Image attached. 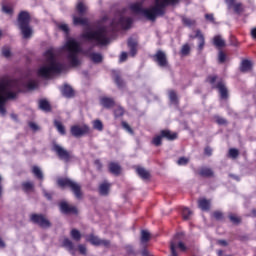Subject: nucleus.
Returning <instances> with one entry per match:
<instances>
[{"label":"nucleus","instance_id":"obj_25","mask_svg":"<svg viewBox=\"0 0 256 256\" xmlns=\"http://www.w3.org/2000/svg\"><path fill=\"white\" fill-rule=\"evenodd\" d=\"M252 67H253V63L250 60H242L240 65V71L242 73H247L251 71Z\"/></svg>","mask_w":256,"mask_h":256},{"label":"nucleus","instance_id":"obj_17","mask_svg":"<svg viewBox=\"0 0 256 256\" xmlns=\"http://www.w3.org/2000/svg\"><path fill=\"white\" fill-rule=\"evenodd\" d=\"M110 189H111V183H109L107 180H105L104 182H102L99 185V193H100V195H103V196L109 195Z\"/></svg>","mask_w":256,"mask_h":256},{"label":"nucleus","instance_id":"obj_9","mask_svg":"<svg viewBox=\"0 0 256 256\" xmlns=\"http://www.w3.org/2000/svg\"><path fill=\"white\" fill-rule=\"evenodd\" d=\"M52 151L56 153L61 161H65V163H69V161H71V152L67 151V149H65L63 146L54 143L52 146Z\"/></svg>","mask_w":256,"mask_h":256},{"label":"nucleus","instance_id":"obj_61","mask_svg":"<svg viewBox=\"0 0 256 256\" xmlns=\"http://www.w3.org/2000/svg\"><path fill=\"white\" fill-rule=\"evenodd\" d=\"M204 153L208 157H211V155H213V149H211V147H206L205 150H204Z\"/></svg>","mask_w":256,"mask_h":256},{"label":"nucleus","instance_id":"obj_26","mask_svg":"<svg viewBox=\"0 0 256 256\" xmlns=\"http://www.w3.org/2000/svg\"><path fill=\"white\" fill-rule=\"evenodd\" d=\"M63 247H66V249L71 253V255H75V245L73 244V241L66 238L63 240Z\"/></svg>","mask_w":256,"mask_h":256},{"label":"nucleus","instance_id":"obj_3","mask_svg":"<svg viewBox=\"0 0 256 256\" xmlns=\"http://www.w3.org/2000/svg\"><path fill=\"white\" fill-rule=\"evenodd\" d=\"M63 69H65V65L57 60L55 52H53L52 49H49L44 53V63L38 69V75L44 79H49V77H53V75L61 73Z\"/></svg>","mask_w":256,"mask_h":256},{"label":"nucleus","instance_id":"obj_45","mask_svg":"<svg viewBox=\"0 0 256 256\" xmlns=\"http://www.w3.org/2000/svg\"><path fill=\"white\" fill-rule=\"evenodd\" d=\"M169 99L171 103H177V93L173 90L169 91Z\"/></svg>","mask_w":256,"mask_h":256},{"label":"nucleus","instance_id":"obj_7","mask_svg":"<svg viewBox=\"0 0 256 256\" xmlns=\"http://www.w3.org/2000/svg\"><path fill=\"white\" fill-rule=\"evenodd\" d=\"M58 185L60 187H69V189H71L76 199L83 198V192H81V185L73 181L72 179H69V178L58 179Z\"/></svg>","mask_w":256,"mask_h":256},{"label":"nucleus","instance_id":"obj_38","mask_svg":"<svg viewBox=\"0 0 256 256\" xmlns=\"http://www.w3.org/2000/svg\"><path fill=\"white\" fill-rule=\"evenodd\" d=\"M33 183L32 182H24L22 184V189L26 192L33 191Z\"/></svg>","mask_w":256,"mask_h":256},{"label":"nucleus","instance_id":"obj_11","mask_svg":"<svg viewBox=\"0 0 256 256\" xmlns=\"http://www.w3.org/2000/svg\"><path fill=\"white\" fill-rule=\"evenodd\" d=\"M71 134L73 137H83V135H87L89 133V126L83 125H75L71 127Z\"/></svg>","mask_w":256,"mask_h":256},{"label":"nucleus","instance_id":"obj_28","mask_svg":"<svg viewBox=\"0 0 256 256\" xmlns=\"http://www.w3.org/2000/svg\"><path fill=\"white\" fill-rule=\"evenodd\" d=\"M200 177H213V170L211 168L202 167L198 170Z\"/></svg>","mask_w":256,"mask_h":256},{"label":"nucleus","instance_id":"obj_32","mask_svg":"<svg viewBox=\"0 0 256 256\" xmlns=\"http://www.w3.org/2000/svg\"><path fill=\"white\" fill-rule=\"evenodd\" d=\"M39 109H41L42 111H46V113H48V111H51V105L47 100H40Z\"/></svg>","mask_w":256,"mask_h":256},{"label":"nucleus","instance_id":"obj_49","mask_svg":"<svg viewBox=\"0 0 256 256\" xmlns=\"http://www.w3.org/2000/svg\"><path fill=\"white\" fill-rule=\"evenodd\" d=\"M215 121L218 125H227V120L221 116H216Z\"/></svg>","mask_w":256,"mask_h":256},{"label":"nucleus","instance_id":"obj_8","mask_svg":"<svg viewBox=\"0 0 256 256\" xmlns=\"http://www.w3.org/2000/svg\"><path fill=\"white\" fill-rule=\"evenodd\" d=\"M183 233L179 232L174 236V239L170 242V251L171 255L170 256H179L177 253V249L182 251V253H185L187 251V246L185 243H183Z\"/></svg>","mask_w":256,"mask_h":256},{"label":"nucleus","instance_id":"obj_41","mask_svg":"<svg viewBox=\"0 0 256 256\" xmlns=\"http://www.w3.org/2000/svg\"><path fill=\"white\" fill-rule=\"evenodd\" d=\"M182 23L187 27H191L192 25H195V20H191L190 18L183 17Z\"/></svg>","mask_w":256,"mask_h":256},{"label":"nucleus","instance_id":"obj_58","mask_svg":"<svg viewBox=\"0 0 256 256\" xmlns=\"http://www.w3.org/2000/svg\"><path fill=\"white\" fill-rule=\"evenodd\" d=\"M126 252L128 253V255H135V250L131 245L126 246Z\"/></svg>","mask_w":256,"mask_h":256},{"label":"nucleus","instance_id":"obj_63","mask_svg":"<svg viewBox=\"0 0 256 256\" xmlns=\"http://www.w3.org/2000/svg\"><path fill=\"white\" fill-rule=\"evenodd\" d=\"M127 61V52H122L120 55V63Z\"/></svg>","mask_w":256,"mask_h":256},{"label":"nucleus","instance_id":"obj_4","mask_svg":"<svg viewBox=\"0 0 256 256\" xmlns=\"http://www.w3.org/2000/svg\"><path fill=\"white\" fill-rule=\"evenodd\" d=\"M21 90L19 86V81L17 80H2L0 82V115L5 117L7 110L5 109V104L9 99H15L17 93Z\"/></svg>","mask_w":256,"mask_h":256},{"label":"nucleus","instance_id":"obj_31","mask_svg":"<svg viewBox=\"0 0 256 256\" xmlns=\"http://www.w3.org/2000/svg\"><path fill=\"white\" fill-rule=\"evenodd\" d=\"M136 173L139 175V177H141V179H149V177H151V175L149 174V171H147L143 167H138L136 169Z\"/></svg>","mask_w":256,"mask_h":256},{"label":"nucleus","instance_id":"obj_5","mask_svg":"<svg viewBox=\"0 0 256 256\" xmlns=\"http://www.w3.org/2000/svg\"><path fill=\"white\" fill-rule=\"evenodd\" d=\"M64 52L72 67H79V65H81L79 53H83V48H81L79 42L73 38L68 39L64 45Z\"/></svg>","mask_w":256,"mask_h":256},{"label":"nucleus","instance_id":"obj_2","mask_svg":"<svg viewBox=\"0 0 256 256\" xmlns=\"http://www.w3.org/2000/svg\"><path fill=\"white\" fill-rule=\"evenodd\" d=\"M179 0H155V5L150 9H143V2H136L130 6L133 13H142L148 21H155L157 17L165 15V7L175 5Z\"/></svg>","mask_w":256,"mask_h":256},{"label":"nucleus","instance_id":"obj_35","mask_svg":"<svg viewBox=\"0 0 256 256\" xmlns=\"http://www.w3.org/2000/svg\"><path fill=\"white\" fill-rule=\"evenodd\" d=\"M32 173L37 177V179L43 180V171H41V168L39 166H34L32 168Z\"/></svg>","mask_w":256,"mask_h":256},{"label":"nucleus","instance_id":"obj_56","mask_svg":"<svg viewBox=\"0 0 256 256\" xmlns=\"http://www.w3.org/2000/svg\"><path fill=\"white\" fill-rule=\"evenodd\" d=\"M2 55L4 57H11V50L8 47L2 49Z\"/></svg>","mask_w":256,"mask_h":256},{"label":"nucleus","instance_id":"obj_20","mask_svg":"<svg viewBox=\"0 0 256 256\" xmlns=\"http://www.w3.org/2000/svg\"><path fill=\"white\" fill-rule=\"evenodd\" d=\"M85 55H88L93 61V63H102L103 62V55L101 53H89V51L84 52Z\"/></svg>","mask_w":256,"mask_h":256},{"label":"nucleus","instance_id":"obj_51","mask_svg":"<svg viewBox=\"0 0 256 256\" xmlns=\"http://www.w3.org/2000/svg\"><path fill=\"white\" fill-rule=\"evenodd\" d=\"M58 28L63 31L64 33L68 34L69 33V25L62 23L58 24Z\"/></svg>","mask_w":256,"mask_h":256},{"label":"nucleus","instance_id":"obj_52","mask_svg":"<svg viewBox=\"0 0 256 256\" xmlns=\"http://www.w3.org/2000/svg\"><path fill=\"white\" fill-rule=\"evenodd\" d=\"M80 255H87V247L83 244L78 245Z\"/></svg>","mask_w":256,"mask_h":256},{"label":"nucleus","instance_id":"obj_34","mask_svg":"<svg viewBox=\"0 0 256 256\" xmlns=\"http://www.w3.org/2000/svg\"><path fill=\"white\" fill-rule=\"evenodd\" d=\"M54 127H56V129L60 133V135H65V126H63V123H61L58 120H55Z\"/></svg>","mask_w":256,"mask_h":256},{"label":"nucleus","instance_id":"obj_24","mask_svg":"<svg viewBox=\"0 0 256 256\" xmlns=\"http://www.w3.org/2000/svg\"><path fill=\"white\" fill-rule=\"evenodd\" d=\"M160 135L162 139H167L168 141H175L177 139V133H171L169 130H162Z\"/></svg>","mask_w":256,"mask_h":256},{"label":"nucleus","instance_id":"obj_27","mask_svg":"<svg viewBox=\"0 0 256 256\" xmlns=\"http://www.w3.org/2000/svg\"><path fill=\"white\" fill-rule=\"evenodd\" d=\"M73 24L74 25H83L84 27L89 28V20H87V18H81V17L74 16Z\"/></svg>","mask_w":256,"mask_h":256},{"label":"nucleus","instance_id":"obj_12","mask_svg":"<svg viewBox=\"0 0 256 256\" xmlns=\"http://www.w3.org/2000/svg\"><path fill=\"white\" fill-rule=\"evenodd\" d=\"M153 59L159 67H168L169 65V62L167 61V54L161 50L156 52V54L153 56Z\"/></svg>","mask_w":256,"mask_h":256},{"label":"nucleus","instance_id":"obj_50","mask_svg":"<svg viewBox=\"0 0 256 256\" xmlns=\"http://www.w3.org/2000/svg\"><path fill=\"white\" fill-rule=\"evenodd\" d=\"M2 11H3V13H6V15H13V8H11L7 5L2 6Z\"/></svg>","mask_w":256,"mask_h":256},{"label":"nucleus","instance_id":"obj_46","mask_svg":"<svg viewBox=\"0 0 256 256\" xmlns=\"http://www.w3.org/2000/svg\"><path fill=\"white\" fill-rule=\"evenodd\" d=\"M124 114H125V110L123 109V107H118V108L114 111L115 117H123Z\"/></svg>","mask_w":256,"mask_h":256},{"label":"nucleus","instance_id":"obj_53","mask_svg":"<svg viewBox=\"0 0 256 256\" xmlns=\"http://www.w3.org/2000/svg\"><path fill=\"white\" fill-rule=\"evenodd\" d=\"M229 219H230V221H231L232 223H235L236 225H237L238 223H241V219H240L239 217L233 215V214H230V215H229Z\"/></svg>","mask_w":256,"mask_h":256},{"label":"nucleus","instance_id":"obj_6","mask_svg":"<svg viewBox=\"0 0 256 256\" xmlns=\"http://www.w3.org/2000/svg\"><path fill=\"white\" fill-rule=\"evenodd\" d=\"M31 16L27 11H21L18 15V27L24 39H29L33 35V29L29 26Z\"/></svg>","mask_w":256,"mask_h":256},{"label":"nucleus","instance_id":"obj_39","mask_svg":"<svg viewBox=\"0 0 256 256\" xmlns=\"http://www.w3.org/2000/svg\"><path fill=\"white\" fill-rule=\"evenodd\" d=\"M93 128L97 131H103V122L101 120H95L93 122Z\"/></svg>","mask_w":256,"mask_h":256},{"label":"nucleus","instance_id":"obj_42","mask_svg":"<svg viewBox=\"0 0 256 256\" xmlns=\"http://www.w3.org/2000/svg\"><path fill=\"white\" fill-rule=\"evenodd\" d=\"M77 11H78V13H80V15H83V13H85V11H87V7L85 6L84 3L80 2L77 5Z\"/></svg>","mask_w":256,"mask_h":256},{"label":"nucleus","instance_id":"obj_36","mask_svg":"<svg viewBox=\"0 0 256 256\" xmlns=\"http://www.w3.org/2000/svg\"><path fill=\"white\" fill-rule=\"evenodd\" d=\"M70 235L74 241H81V232L77 229H72Z\"/></svg>","mask_w":256,"mask_h":256},{"label":"nucleus","instance_id":"obj_55","mask_svg":"<svg viewBox=\"0 0 256 256\" xmlns=\"http://www.w3.org/2000/svg\"><path fill=\"white\" fill-rule=\"evenodd\" d=\"M227 58V56L225 55V53H223V51L219 52L218 55V61L219 63H225V59Z\"/></svg>","mask_w":256,"mask_h":256},{"label":"nucleus","instance_id":"obj_59","mask_svg":"<svg viewBox=\"0 0 256 256\" xmlns=\"http://www.w3.org/2000/svg\"><path fill=\"white\" fill-rule=\"evenodd\" d=\"M217 81V76H208L207 82L213 85Z\"/></svg>","mask_w":256,"mask_h":256},{"label":"nucleus","instance_id":"obj_62","mask_svg":"<svg viewBox=\"0 0 256 256\" xmlns=\"http://www.w3.org/2000/svg\"><path fill=\"white\" fill-rule=\"evenodd\" d=\"M232 7H234L236 13H241V3H236Z\"/></svg>","mask_w":256,"mask_h":256},{"label":"nucleus","instance_id":"obj_10","mask_svg":"<svg viewBox=\"0 0 256 256\" xmlns=\"http://www.w3.org/2000/svg\"><path fill=\"white\" fill-rule=\"evenodd\" d=\"M30 220L42 229H49V227H51V222L45 218L43 214H32L30 216Z\"/></svg>","mask_w":256,"mask_h":256},{"label":"nucleus","instance_id":"obj_44","mask_svg":"<svg viewBox=\"0 0 256 256\" xmlns=\"http://www.w3.org/2000/svg\"><path fill=\"white\" fill-rule=\"evenodd\" d=\"M162 139H163V136H161V134L154 137L152 140L153 145H155L156 147H159L161 145Z\"/></svg>","mask_w":256,"mask_h":256},{"label":"nucleus","instance_id":"obj_33","mask_svg":"<svg viewBox=\"0 0 256 256\" xmlns=\"http://www.w3.org/2000/svg\"><path fill=\"white\" fill-rule=\"evenodd\" d=\"M193 215V211H191L189 208H183L182 209V217L184 221H189Z\"/></svg>","mask_w":256,"mask_h":256},{"label":"nucleus","instance_id":"obj_43","mask_svg":"<svg viewBox=\"0 0 256 256\" xmlns=\"http://www.w3.org/2000/svg\"><path fill=\"white\" fill-rule=\"evenodd\" d=\"M229 157H231L232 159H237V157H239V150L231 148L229 150Z\"/></svg>","mask_w":256,"mask_h":256},{"label":"nucleus","instance_id":"obj_1","mask_svg":"<svg viewBox=\"0 0 256 256\" xmlns=\"http://www.w3.org/2000/svg\"><path fill=\"white\" fill-rule=\"evenodd\" d=\"M132 24L133 18L131 17H123V15H119L118 18L116 17L112 21H110L109 18L104 17L94 30L88 28V30L84 31L81 34V39H85V41H93L96 45H107V43H109V37H111L113 31H117L119 27H121V29H129Z\"/></svg>","mask_w":256,"mask_h":256},{"label":"nucleus","instance_id":"obj_64","mask_svg":"<svg viewBox=\"0 0 256 256\" xmlns=\"http://www.w3.org/2000/svg\"><path fill=\"white\" fill-rule=\"evenodd\" d=\"M94 163H95L98 171H101V169H103V164H101V160H95Z\"/></svg>","mask_w":256,"mask_h":256},{"label":"nucleus","instance_id":"obj_16","mask_svg":"<svg viewBox=\"0 0 256 256\" xmlns=\"http://www.w3.org/2000/svg\"><path fill=\"white\" fill-rule=\"evenodd\" d=\"M191 37H192V39L199 40L198 51L202 52L203 48L205 47V36H203V34L201 33L200 30H197L195 36H191Z\"/></svg>","mask_w":256,"mask_h":256},{"label":"nucleus","instance_id":"obj_29","mask_svg":"<svg viewBox=\"0 0 256 256\" xmlns=\"http://www.w3.org/2000/svg\"><path fill=\"white\" fill-rule=\"evenodd\" d=\"M213 45H215V47H217L218 49H222V47H225L226 43L221 35H216L213 38Z\"/></svg>","mask_w":256,"mask_h":256},{"label":"nucleus","instance_id":"obj_21","mask_svg":"<svg viewBox=\"0 0 256 256\" xmlns=\"http://www.w3.org/2000/svg\"><path fill=\"white\" fill-rule=\"evenodd\" d=\"M128 47L131 57H135L137 55V40L133 38L128 39Z\"/></svg>","mask_w":256,"mask_h":256},{"label":"nucleus","instance_id":"obj_19","mask_svg":"<svg viewBox=\"0 0 256 256\" xmlns=\"http://www.w3.org/2000/svg\"><path fill=\"white\" fill-rule=\"evenodd\" d=\"M100 105H103L105 109H111V107L115 106V100L109 97L100 98Z\"/></svg>","mask_w":256,"mask_h":256},{"label":"nucleus","instance_id":"obj_15","mask_svg":"<svg viewBox=\"0 0 256 256\" xmlns=\"http://www.w3.org/2000/svg\"><path fill=\"white\" fill-rule=\"evenodd\" d=\"M216 89H218L221 99H227V97H229V91L223 81L217 83Z\"/></svg>","mask_w":256,"mask_h":256},{"label":"nucleus","instance_id":"obj_47","mask_svg":"<svg viewBox=\"0 0 256 256\" xmlns=\"http://www.w3.org/2000/svg\"><path fill=\"white\" fill-rule=\"evenodd\" d=\"M189 163V158L187 157H180L177 161V164L180 166L187 165Z\"/></svg>","mask_w":256,"mask_h":256},{"label":"nucleus","instance_id":"obj_23","mask_svg":"<svg viewBox=\"0 0 256 256\" xmlns=\"http://www.w3.org/2000/svg\"><path fill=\"white\" fill-rule=\"evenodd\" d=\"M151 239V234L147 230L141 231L140 243L142 247H147V242Z\"/></svg>","mask_w":256,"mask_h":256},{"label":"nucleus","instance_id":"obj_54","mask_svg":"<svg viewBox=\"0 0 256 256\" xmlns=\"http://www.w3.org/2000/svg\"><path fill=\"white\" fill-rule=\"evenodd\" d=\"M213 217L216 218L217 221H221V219H223V212L215 211Z\"/></svg>","mask_w":256,"mask_h":256},{"label":"nucleus","instance_id":"obj_48","mask_svg":"<svg viewBox=\"0 0 256 256\" xmlns=\"http://www.w3.org/2000/svg\"><path fill=\"white\" fill-rule=\"evenodd\" d=\"M191 51V47H189V44H185L182 46L181 53L182 55H189Z\"/></svg>","mask_w":256,"mask_h":256},{"label":"nucleus","instance_id":"obj_30","mask_svg":"<svg viewBox=\"0 0 256 256\" xmlns=\"http://www.w3.org/2000/svg\"><path fill=\"white\" fill-rule=\"evenodd\" d=\"M109 171L113 175H119L121 173V166L118 163L112 162L109 164Z\"/></svg>","mask_w":256,"mask_h":256},{"label":"nucleus","instance_id":"obj_60","mask_svg":"<svg viewBox=\"0 0 256 256\" xmlns=\"http://www.w3.org/2000/svg\"><path fill=\"white\" fill-rule=\"evenodd\" d=\"M205 19L207 21H211L212 23H215V17L213 16V14H205Z\"/></svg>","mask_w":256,"mask_h":256},{"label":"nucleus","instance_id":"obj_14","mask_svg":"<svg viewBox=\"0 0 256 256\" xmlns=\"http://www.w3.org/2000/svg\"><path fill=\"white\" fill-rule=\"evenodd\" d=\"M87 241H89V243H91L92 245H102L103 247H109V245H111V242L109 240H103L95 235H90Z\"/></svg>","mask_w":256,"mask_h":256},{"label":"nucleus","instance_id":"obj_40","mask_svg":"<svg viewBox=\"0 0 256 256\" xmlns=\"http://www.w3.org/2000/svg\"><path fill=\"white\" fill-rule=\"evenodd\" d=\"M27 89L30 91H33V89H37V81L35 80H29L26 84Z\"/></svg>","mask_w":256,"mask_h":256},{"label":"nucleus","instance_id":"obj_37","mask_svg":"<svg viewBox=\"0 0 256 256\" xmlns=\"http://www.w3.org/2000/svg\"><path fill=\"white\" fill-rule=\"evenodd\" d=\"M114 81L119 89H123V87H125V82L123 79H121V77H119V75L114 77Z\"/></svg>","mask_w":256,"mask_h":256},{"label":"nucleus","instance_id":"obj_57","mask_svg":"<svg viewBox=\"0 0 256 256\" xmlns=\"http://www.w3.org/2000/svg\"><path fill=\"white\" fill-rule=\"evenodd\" d=\"M122 127L128 131V133H133V129H131V126L127 122H122Z\"/></svg>","mask_w":256,"mask_h":256},{"label":"nucleus","instance_id":"obj_13","mask_svg":"<svg viewBox=\"0 0 256 256\" xmlns=\"http://www.w3.org/2000/svg\"><path fill=\"white\" fill-rule=\"evenodd\" d=\"M60 211L61 213H64L65 215L73 214L77 215V207L70 205L67 203V201H62L59 203Z\"/></svg>","mask_w":256,"mask_h":256},{"label":"nucleus","instance_id":"obj_18","mask_svg":"<svg viewBox=\"0 0 256 256\" xmlns=\"http://www.w3.org/2000/svg\"><path fill=\"white\" fill-rule=\"evenodd\" d=\"M198 207L201 211H209V209H211V200L200 198L198 200Z\"/></svg>","mask_w":256,"mask_h":256},{"label":"nucleus","instance_id":"obj_22","mask_svg":"<svg viewBox=\"0 0 256 256\" xmlns=\"http://www.w3.org/2000/svg\"><path fill=\"white\" fill-rule=\"evenodd\" d=\"M61 93L63 97H67V99H71V97L75 96L73 88L69 85H64V87L61 89Z\"/></svg>","mask_w":256,"mask_h":256}]
</instances>
